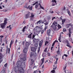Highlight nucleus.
Masks as SVG:
<instances>
[{"instance_id": "42", "label": "nucleus", "mask_w": 73, "mask_h": 73, "mask_svg": "<svg viewBox=\"0 0 73 73\" xmlns=\"http://www.w3.org/2000/svg\"><path fill=\"white\" fill-rule=\"evenodd\" d=\"M32 8H33V6H31V7H29V8L30 10L32 11Z\"/></svg>"}, {"instance_id": "23", "label": "nucleus", "mask_w": 73, "mask_h": 73, "mask_svg": "<svg viewBox=\"0 0 73 73\" xmlns=\"http://www.w3.org/2000/svg\"><path fill=\"white\" fill-rule=\"evenodd\" d=\"M67 12L68 13V14H69V15L70 16H71V15H70V11H69V10H68V9H67Z\"/></svg>"}, {"instance_id": "49", "label": "nucleus", "mask_w": 73, "mask_h": 73, "mask_svg": "<svg viewBox=\"0 0 73 73\" xmlns=\"http://www.w3.org/2000/svg\"><path fill=\"white\" fill-rule=\"evenodd\" d=\"M51 72L53 73H54L55 72V70H52L51 71Z\"/></svg>"}, {"instance_id": "48", "label": "nucleus", "mask_w": 73, "mask_h": 73, "mask_svg": "<svg viewBox=\"0 0 73 73\" xmlns=\"http://www.w3.org/2000/svg\"><path fill=\"white\" fill-rule=\"evenodd\" d=\"M59 41V42H61V41L60 40H61V38L60 36L58 38V39Z\"/></svg>"}, {"instance_id": "20", "label": "nucleus", "mask_w": 73, "mask_h": 73, "mask_svg": "<svg viewBox=\"0 0 73 73\" xmlns=\"http://www.w3.org/2000/svg\"><path fill=\"white\" fill-rule=\"evenodd\" d=\"M57 54L58 55H59L60 54V47H58V51L57 52Z\"/></svg>"}, {"instance_id": "61", "label": "nucleus", "mask_w": 73, "mask_h": 73, "mask_svg": "<svg viewBox=\"0 0 73 73\" xmlns=\"http://www.w3.org/2000/svg\"><path fill=\"white\" fill-rule=\"evenodd\" d=\"M64 56H65V57H68V55H66V54H64Z\"/></svg>"}, {"instance_id": "25", "label": "nucleus", "mask_w": 73, "mask_h": 73, "mask_svg": "<svg viewBox=\"0 0 73 73\" xmlns=\"http://www.w3.org/2000/svg\"><path fill=\"white\" fill-rule=\"evenodd\" d=\"M66 42L67 46H68V47H70V45H69V42H68V40H67Z\"/></svg>"}, {"instance_id": "31", "label": "nucleus", "mask_w": 73, "mask_h": 73, "mask_svg": "<svg viewBox=\"0 0 73 73\" xmlns=\"http://www.w3.org/2000/svg\"><path fill=\"white\" fill-rule=\"evenodd\" d=\"M15 7H12L11 5H10V9H15Z\"/></svg>"}, {"instance_id": "28", "label": "nucleus", "mask_w": 73, "mask_h": 73, "mask_svg": "<svg viewBox=\"0 0 73 73\" xmlns=\"http://www.w3.org/2000/svg\"><path fill=\"white\" fill-rule=\"evenodd\" d=\"M66 20H65V19H64L62 20V24L63 25L64 24V23H65V21Z\"/></svg>"}, {"instance_id": "12", "label": "nucleus", "mask_w": 73, "mask_h": 73, "mask_svg": "<svg viewBox=\"0 0 73 73\" xmlns=\"http://www.w3.org/2000/svg\"><path fill=\"white\" fill-rule=\"evenodd\" d=\"M48 39L49 40H50V41H51L52 38V36L50 35H50H48Z\"/></svg>"}, {"instance_id": "8", "label": "nucleus", "mask_w": 73, "mask_h": 73, "mask_svg": "<svg viewBox=\"0 0 73 73\" xmlns=\"http://www.w3.org/2000/svg\"><path fill=\"white\" fill-rule=\"evenodd\" d=\"M31 51L32 52H35L36 49L35 47H32L31 48Z\"/></svg>"}, {"instance_id": "27", "label": "nucleus", "mask_w": 73, "mask_h": 73, "mask_svg": "<svg viewBox=\"0 0 73 73\" xmlns=\"http://www.w3.org/2000/svg\"><path fill=\"white\" fill-rule=\"evenodd\" d=\"M58 42V41L57 40H55V41H54V42L52 44V46H54V44H55V42Z\"/></svg>"}, {"instance_id": "44", "label": "nucleus", "mask_w": 73, "mask_h": 73, "mask_svg": "<svg viewBox=\"0 0 73 73\" xmlns=\"http://www.w3.org/2000/svg\"><path fill=\"white\" fill-rule=\"evenodd\" d=\"M2 57H3V55L1 54L0 53V58H2Z\"/></svg>"}, {"instance_id": "47", "label": "nucleus", "mask_w": 73, "mask_h": 73, "mask_svg": "<svg viewBox=\"0 0 73 73\" xmlns=\"http://www.w3.org/2000/svg\"><path fill=\"white\" fill-rule=\"evenodd\" d=\"M44 32V30H42L41 32V35H42L43 34Z\"/></svg>"}, {"instance_id": "30", "label": "nucleus", "mask_w": 73, "mask_h": 73, "mask_svg": "<svg viewBox=\"0 0 73 73\" xmlns=\"http://www.w3.org/2000/svg\"><path fill=\"white\" fill-rule=\"evenodd\" d=\"M38 5H40V8H41V9H44V7H42L41 6V5L40 4V3H39L38 4Z\"/></svg>"}, {"instance_id": "1", "label": "nucleus", "mask_w": 73, "mask_h": 73, "mask_svg": "<svg viewBox=\"0 0 73 73\" xmlns=\"http://www.w3.org/2000/svg\"><path fill=\"white\" fill-rule=\"evenodd\" d=\"M25 62H23L21 63L20 61H19L17 62L16 64L17 66L15 67V71L16 73H17L19 71V73H24V70L23 69L25 68Z\"/></svg>"}, {"instance_id": "34", "label": "nucleus", "mask_w": 73, "mask_h": 73, "mask_svg": "<svg viewBox=\"0 0 73 73\" xmlns=\"http://www.w3.org/2000/svg\"><path fill=\"white\" fill-rule=\"evenodd\" d=\"M38 71H39V70H37L34 71L33 73H37V72H38Z\"/></svg>"}, {"instance_id": "56", "label": "nucleus", "mask_w": 73, "mask_h": 73, "mask_svg": "<svg viewBox=\"0 0 73 73\" xmlns=\"http://www.w3.org/2000/svg\"><path fill=\"white\" fill-rule=\"evenodd\" d=\"M48 26H46L45 27V28L44 29V31H46V29H47V28H48Z\"/></svg>"}, {"instance_id": "32", "label": "nucleus", "mask_w": 73, "mask_h": 73, "mask_svg": "<svg viewBox=\"0 0 73 73\" xmlns=\"http://www.w3.org/2000/svg\"><path fill=\"white\" fill-rule=\"evenodd\" d=\"M41 60L42 61V62L41 64L42 65L43 63H44V58H43L41 59Z\"/></svg>"}, {"instance_id": "13", "label": "nucleus", "mask_w": 73, "mask_h": 73, "mask_svg": "<svg viewBox=\"0 0 73 73\" xmlns=\"http://www.w3.org/2000/svg\"><path fill=\"white\" fill-rule=\"evenodd\" d=\"M14 42V41H13V40H11L10 42V48H11V46L12 45V44H13Z\"/></svg>"}, {"instance_id": "57", "label": "nucleus", "mask_w": 73, "mask_h": 73, "mask_svg": "<svg viewBox=\"0 0 73 73\" xmlns=\"http://www.w3.org/2000/svg\"><path fill=\"white\" fill-rule=\"evenodd\" d=\"M4 66L6 67H7V63H6L5 64Z\"/></svg>"}, {"instance_id": "26", "label": "nucleus", "mask_w": 73, "mask_h": 73, "mask_svg": "<svg viewBox=\"0 0 73 73\" xmlns=\"http://www.w3.org/2000/svg\"><path fill=\"white\" fill-rule=\"evenodd\" d=\"M4 37V36L3 35H1L0 36V41H2V38Z\"/></svg>"}, {"instance_id": "19", "label": "nucleus", "mask_w": 73, "mask_h": 73, "mask_svg": "<svg viewBox=\"0 0 73 73\" xmlns=\"http://www.w3.org/2000/svg\"><path fill=\"white\" fill-rule=\"evenodd\" d=\"M35 53H34V52H31V54H30L31 57V58L32 56H35Z\"/></svg>"}, {"instance_id": "64", "label": "nucleus", "mask_w": 73, "mask_h": 73, "mask_svg": "<svg viewBox=\"0 0 73 73\" xmlns=\"http://www.w3.org/2000/svg\"><path fill=\"white\" fill-rule=\"evenodd\" d=\"M56 68H57V66H56L55 68H53V69H56Z\"/></svg>"}, {"instance_id": "55", "label": "nucleus", "mask_w": 73, "mask_h": 73, "mask_svg": "<svg viewBox=\"0 0 73 73\" xmlns=\"http://www.w3.org/2000/svg\"><path fill=\"white\" fill-rule=\"evenodd\" d=\"M52 20H53L54 19H56V17H52Z\"/></svg>"}, {"instance_id": "38", "label": "nucleus", "mask_w": 73, "mask_h": 73, "mask_svg": "<svg viewBox=\"0 0 73 73\" xmlns=\"http://www.w3.org/2000/svg\"><path fill=\"white\" fill-rule=\"evenodd\" d=\"M53 46L51 48V52H52L53 51Z\"/></svg>"}, {"instance_id": "5", "label": "nucleus", "mask_w": 73, "mask_h": 73, "mask_svg": "<svg viewBox=\"0 0 73 73\" xmlns=\"http://www.w3.org/2000/svg\"><path fill=\"white\" fill-rule=\"evenodd\" d=\"M39 41H40V40L39 39H34L33 40V41L34 43H38Z\"/></svg>"}, {"instance_id": "35", "label": "nucleus", "mask_w": 73, "mask_h": 73, "mask_svg": "<svg viewBox=\"0 0 73 73\" xmlns=\"http://www.w3.org/2000/svg\"><path fill=\"white\" fill-rule=\"evenodd\" d=\"M71 26H72V24L71 23H70L68 25H67V26L68 27L67 28H68V27H71Z\"/></svg>"}, {"instance_id": "46", "label": "nucleus", "mask_w": 73, "mask_h": 73, "mask_svg": "<svg viewBox=\"0 0 73 73\" xmlns=\"http://www.w3.org/2000/svg\"><path fill=\"white\" fill-rule=\"evenodd\" d=\"M47 49H48V48L46 47L45 49V50H44V52H46V50H47Z\"/></svg>"}, {"instance_id": "50", "label": "nucleus", "mask_w": 73, "mask_h": 73, "mask_svg": "<svg viewBox=\"0 0 73 73\" xmlns=\"http://www.w3.org/2000/svg\"><path fill=\"white\" fill-rule=\"evenodd\" d=\"M66 66L65 67H64L63 70H65V69H66Z\"/></svg>"}, {"instance_id": "60", "label": "nucleus", "mask_w": 73, "mask_h": 73, "mask_svg": "<svg viewBox=\"0 0 73 73\" xmlns=\"http://www.w3.org/2000/svg\"><path fill=\"white\" fill-rule=\"evenodd\" d=\"M65 9H66L65 7H64L62 9V10L63 11H65Z\"/></svg>"}, {"instance_id": "7", "label": "nucleus", "mask_w": 73, "mask_h": 73, "mask_svg": "<svg viewBox=\"0 0 73 73\" xmlns=\"http://www.w3.org/2000/svg\"><path fill=\"white\" fill-rule=\"evenodd\" d=\"M52 2H53L52 6H54L56 4V0H52Z\"/></svg>"}, {"instance_id": "39", "label": "nucleus", "mask_w": 73, "mask_h": 73, "mask_svg": "<svg viewBox=\"0 0 73 73\" xmlns=\"http://www.w3.org/2000/svg\"><path fill=\"white\" fill-rule=\"evenodd\" d=\"M38 5H38V4L36 5H35V8H38Z\"/></svg>"}, {"instance_id": "9", "label": "nucleus", "mask_w": 73, "mask_h": 73, "mask_svg": "<svg viewBox=\"0 0 73 73\" xmlns=\"http://www.w3.org/2000/svg\"><path fill=\"white\" fill-rule=\"evenodd\" d=\"M15 22H14L13 24H12L11 25H9V29L10 30H11V29H12V28H13V25H15Z\"/></svg>"}, {"instance_id": "54", "label": "nucleus", "mask_w": 73, "mask_h": 73, "mask_svg": "<svg viewBox=\"0 0 73 73\" xmlns=\"http://www.w3.org/2000/svg\"><path fill=\"white\" fill-rule=\"evenodd\" d=\"M48 56H50V53H49V52L48 53Z\"/></svg>"}, {"instance_id": "52", "label": "nucleus", "mask_w": 73, "mask_h": 73, "mask_svg": "<svg viewBox=\"0 0 73 73\" xmlns=\"http://www.w3.org/2000/svg\"><path fill=\"white\" fill-rule=\"evenodd\" d=\"M35 37V35H34V34L33 35V36L32 37V39H33Z\"/></svg>"}, {"instance_id": "51", "label": "nucleus", "mask_w": 73, "mask_h": 73, "mask_svg": "<svg viewBox=\"0 0 73 73\" xmlns=\"http://www.w3.org/2000/svg\"><path fill=\"white\" fill-rule=\"evenodd\" d=\"M63 31L64 32H66V29H63Z\"/></svg>"}, {"instance_id": "2", "label": "nucleus", "mask_w": 73, "mask_h": 73, "mask_svg": "<svg viewBox=\"0 0 73 73\" xmlns=\"http://www.w3.org/2000/svg\"><path fill=\"white\" fill-rule=\"evenodd\" d=\"M15 5H22L21 1V0H18L16 1Z\"/></svg>"}, {"instance_id": "41", "label": "nucleus", "mask_w": 73, "mask_h": 73, "mask_svg": "<svg viewBox=\"0 0 73 73\" xmlns=\"http://www.w3.org/2000/svg\"><path fill=\"white\" fill-rule=\"evenodd\" d=\"M25 7L26 8H27V9H29V7H30V5H29L28 7L25 6Z\"/></svg>"}, {"instance_id": "59", "label": "nucleus", "mask_w": 73, "mask_h": 73, "mask_svg": "<svg viewBox=\"0 0 73 73\" xmlns=\"http://www.w3.org/2000/svg\"><path fill=\"white\" fill-rule=\"evenodd\" d=\"M13 54H12L11 56V58L12 59L13 58Z\"/></svg>"}, {"instance_id": "21", "label": "nucleus", "mask_w": 73, "mask_h": 73, "mask_svg": "<svg viewBox=\"0 0 73 73\" xmlns=\"http://www.w3.org/2000/svg\"><path fill=\"white\" fill-rule=\"evenodd\" d=\"M51 27L53 28L54 30H56V26H54V25H52L51 26Z\"/></svg>"}, {"instance_id": "17", "label": "nucleus", "mask_w": 73, "mask_h": 73, "mask_svg": "<svg viewBox=\"0 0 73 73\" xmlns=\"http://www.w3.org/2000/svg\"><path fill=\"white\" fill-rule=\"evenodd\" d=\"M55 58L56 60L54 62V64H57V61H58V58H57L56 57H55Z\"/></svg>"}, {"instance_id": "36", "label": "nucleus", "mask_w": 73, "mask_h": 73, "mask_svg": "<svg viewBox=\"0 0 73 73\" xmlns=\"http://www.w3.org/2000/svg\"><path fill=\"white\" fill-rule=\"evenodd\" d=\"M35 47H36L37 48V46H38V43L35 44Z\"/></svg>"}, {"instance_id": "18", "label": "nucleus", "mask_w": 73, "mask_h": 73, "mask_svg": "<svg viewBox=\"0 0 73 73\" xmlns=\"http://www.w3.org/2000/svg\"><path fill=\"white\" fill-rule=\"evenodd\" d=\"M32 33H31L28 36V38H32Z\"/></svg>"}, {"instance_id": "40", "label": "nucleus", "mask_w": 73, "mask_h": 73, "mask_svg": "<svg viewBox=\"0 0 73 73\" xmlns=\"http://www.w3.org/2000/svg\"><path fill=\"white\" fill-rule=\"evenodd\" d=\"M48 42L47 41H46L45 42V45H47V44H48Z\"/></svg>"}, {"instance_id": "6", "label": "nucleus", "mask_w": 73, "mask_h": 73, "mask_svg": "<svg viewBox=\"0 0 73 73\" xmlns=\"http://www.w3.org/2000/svg\"><path fill=\"white\" fill-rule=\"evenodd\" d=\"M43 42V41L42 40H41V41H40L39 43V48H40L41 47V46H42V43Z\"/></svg>"}, {"instance_id": "3", "label": "nucleus", "mask_w": 73, "mask_h": 73, "mask_svg": "<svg viewBox=\"0 0 73 73\" xmlns=\"http://www.w3.org/2000/svg\"><path fill=\"white\" fill-rule=\"evenodd\" d=\"M7 19H5L4 21V23L1 25L2 28L3 29L5 28V25H6V24H7Z\"/></svg>"}, {"instance_id": "53", "label": "nucleus", "mask_w": 73, "mask_h": 73, "mask_svg": "<svg viewBox=\"0 0 73 73\" xmlns=\"http://www.w3.org/2000/svg\"><path fill=\"white\" fill-rule=\"evenodd\" d=\"M24 44H25V41H23L22 42V44L24 46Z\"/></svg>"}, {"instance_id": "43", "label": "nucleus", "mask_w": 73, "mask_h": 73, "mask_svg": "<svg viewBox=\"0 0 73 73\" xmlns=\"http://www.w3.org/2000/svg\"><path fill=\"white\" fill-rule=\"evenodd\" d=\"M1 73H5V70H3L1 72Z\"/></svg>"}, {"instance_id": "45", "label": "nucleus", "mask_w": 73, "mask_h": 73, "mask_svg": "<svg viewBox=\"0 0 73 73\" xmlns=\"http://www.w3.org/2000/svg\"><path fill=\"white\" fill-rule=\"evenodd\" d=\"M49 12L50 13H54L53 11H52L51 10L49 11Z\"/></svg>"}, {"instance_id": "10", "label": "nucleus", "mask_w": 73, "mask_h": 73, "mask_svg": "<svg viewBox=\"0 0 73 73\" xmlns=\"http://www.w3.org/2000/svg\"><path fill=\"white\" fill-rule=\"evenodd\" d=\"M29 45V43H28V42H26V43H25V48H28Z\"/></svg>"}, {"instance_id": "22", "label": "nucleus", "mask_w": 73, "mask_h": 73, "mask_svg": "<svg viewBox=\"0 0 73 73\" xmlns=\"http://www.w3.org/2000/svg\"><path fill=\"white\" fill-rule=\"evenodd\" d=\"M25 28H26V26L24 27L23 28L22 30V31H23V32H24L25 31Z\"/></svg>"}, {"instance_id": "62", "label": "nucleus", "mask_w": 73, "mask_h": 73, "mask_svg": "<svg viewBox=\"0 0 73 73\" xmlns=\"http://www.w3.org/2000/svg\"><path fill=\"white\" fill-rule=\"evenodd\" d=\"M3 12H7V10H3Z\"/></svg>"}, {"instance_id": "58", "label": "nucleus", "mask_w": 73, "mask_h": 73, "mask_svg": "<svg viewBox=\"0 0 73 73\" xmlns=\"http://www.w3.org/2000/svg\"><path fill=\"white\" fill-rule=\"evenodd\" d=\"M25 60H26V58H23V61H25Z\"/></svg>"}, {"instance_id": "16", "label": "nucleus", "mask_w": 73, "mask_h": 73, "mask_svg": "<svg viewBox=\"0 0 73 73\" xmlns=\"http://www.w3.org/2000/svg\"><path fill=\"white\" fill-rule=\"evenodd\" d=\"M34 17H35V14L33 13H31V16H30V17H31V18H33Z\"/></svg>"}, {"instance_id": "11", "label": "nucleus", "mask_w": 73, "mask_h": 73, "mask_svg": "<svg viewBox=\"0 0 73 73\" xmlns=\"http://www.w3.org/2000/svg\"><path fill=\"white\" fill-rule=\"evenodd\" d=\"M30 14L29 13L27 14L26 16H25V18L26 19H28V18H29L30 17Z\"/></svg>"}, {"instance_id": "33", "label": "nucleus", "mask_w": 73, "mask_h": 73, "mask_svg": "<svg viewBox=\"0 0 73 73\" xmlns=\"http://www.w3.org/2000/svg\"><path fill=\"white\" fill-rule=\"evenodd\" d=\"M36 4H39L38 1H36L35 3L34 4H33V5H36Z\"/></svg>"}, {"instance_id": "63", "label": "nucleus", "mask_w": 73, "mask_h": 73, "mask_svg": "<svg viewBox=\"0 0 73 73\" xmlns=\"http://www.w3.org/2000/svg\"><path fill=\"white\" fill-rule=\"evenodd\" d=\"M5 45V44H4V43H3L2 45V46H4Z\"/></svg>"}, {"instance_id": "37", "label": "nucleus", "mask_w": 73, "mask_h": 73, "mask_svg": "<svg viewBox=\"0 0 73 73\" xmlns=\"http://www.w3.org/2000/svg\"><path fill=\"white\" fill-rule=\"evenodd\" d=\"M58 29H59L60 28H61V26L60 25L58 24Z\"/></svg>"}, {"instance_id": "4", "label": "nucleus", "mask_w": 73, "mask_h": 73, "mask_svg": "<svg viewBox=\"0 0 73 73\" xmlns=\"http://www.w3.org/2000/svg\"><path fill=\"white\" fill-rule=\"evenodd\" d=\"M69 40L71 42L73 41V39L72 38H70L71 37V34H72V33H71V32H70V29H69Z\"/></svg>"}, {"instance_id": "24", "label": "nucleus", "mask_w": 73, "mask_h": 73, "mask_svg": "<svg viewBox=\"0 0 73 73\" xmlns=\"http://www.w3.org/2000/svg\"><path fill=\"white\" fill-rule=\"evenodd\" d=\"M52 25H54V26H57V23H56V22L54 21L53 24Z\"/></svg>"}, {"instance_id": "15", "label": "nucleus", "mask_w": 73, "mask_h": 73, "mask_svg": "<svg viewBox=\"0 0 73 73\" xmlns=\"http://www.w3.org/2000/svg\"><path fill=\"white\" fill-rule=\"evenodd\" d=\"M51 32V30L49 29L47 31V33L48 35H50V32Z\"/></svg>"}, {"instance_id": "14", "label": "nucleus", "mask_w": 73, "mask_h": 73, "mask_svg": "<svg viewBox=\"0 0 73 73\" xmlns=\"http://www.w3.org/2000/svg\"><path fill=\"white\" fill-rule=\"evenodd\" d=\"M28 49V48H25L23 50V52L24 53H27V50Z\"/></svg>"}, {"instance_id": "29", "label": "nucleus", "mask_w": 73, "mask_h": 73, "mask_svg": "<svg viewBox=\"0 0 73 73\" xmlns=\"http://www.w3.org/2000/svg\"><path fill=\"white\" fill-rule=\"evenodd\" d=\"M39 23V24H40L41 23V20H39L38 21L37 23H36V24H38Z\"/></svg>"}]
</instances>
